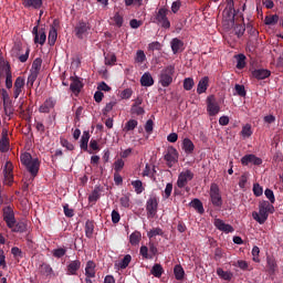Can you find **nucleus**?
Returning <instances> with one entry per match:
<instances>
[{
	"instance_id": "nucleus-5",
	"label": "nucleus",
	"mask_w": 283,
	"mask_h": 283,
	"mask_svg": "<svg viewBox=\"0 0 283 283\" xmlns=\"http://www.w3.org/2000/svg\"><path fill=\"white\" fill-rule=\"evenodd\" d=\"M210 201L217 209H222L224 201L222 200V195L220 193V187H218V184H211L210 186Z\"/></svg>"
},
{
	"instance_id": "nucleus-58",
	"label": "nucleus",
	"mask_w": 283,
	"mask_h": 283,
	"mask_svg": "<svg viewBox=\"0 0 283 283\" xmlns=\"http://www.w3.org/2000/svg\"><path fill=\"white\" fill-rule=\"evenodd\" d=\"M130 112L132 114H136V116H143L145 108H143V106L132 105Z\"/></svg>"
},
{
	"instance_id": "nucleus-6",
	"label": "nucleus",
	"mask_w": 283,
	"mask_h": 283,
	"mask_svg": "<svg viewBox=\"0 0 283 283\" xmlns=\"http://www.w3.org/2000/svg\"><path fill=\"white\" fill-rule=\"evenodd\" d=\"M22 52L23 45H21V43H15L11 49V56H13V59H19L20 63H25L28 59H30V48L25 49L24 54H22Z\"/></svg>"
},
{
	"instance_id": "nucleus-48",
	"label": "nucleus",
	"mask_w": 283,
	"mask_h": 283,
	"mask_svg": "<svg viewBox=\"0 0 283 283\" xmlns=\"http://www.w3.org/2000/svg\"><path fill=\"white\" fill-rule=\"evenodd\" d=\"M36 78H39V73L31 71L30 75L28 76L27 87H33Z\"/></svg>"
},
{
	"instance_id": "nucleus-55",
	"label": "nucleus",
	"mask_w": 283,
	"mask_h": 283,
	"mask_svg": "<svg viewBox=\"0 0 283 283\" xmlns=\"http://www.w3.org/2000/svg\"><path fill=\"white\" fill-rule=\"evenodd\" d=\"M112 20L114 21L115 25H117V28H123L124 19L120 13L116 12Z\"/></svg>"
},
{
	"instance_id": "nucleus-34",
	"label": "nucleus",
	"mask_w": 283,
	"mask_h": 283,
	"mask_svg": "<svg viewBox=\"0 0 283 283\" xmlns=\"http://www.w3.org/2000/svg\"><path fill=\"white\" fill-rule=\"evenodd\" d=\"M84 229H85V235H86V238L92 239L93 235H94V221L87 220V221L85 222Z\"/></svg>"
},
{
	"instance_id": "nucleus-31",
	"label": "nucleus",
	"mask_w": 283,
	"mask_h": 283,
	"mask_svg": "<svg viewBox=\"0 0 283 283\" xmlns=\"http://www.w3.org/2000/svg\"><path fill=\"white\" fill-rule=\"evenodd\" d=\"M234 59H237V70H244L247 67V55L240 53L234 55Z\"/></svg>"
},
{
	"instance_id": "nucleus-29",
	"label": "nucleus",
	"mask_w": 283,
	"mask_h": 283,
	"mask_svg": "<svg viewBox=\"0 0 283 283\" xmlns=\"http://www.w3.org/2000/svg\"><path fill=\"white\" fill-rule=\"evenodd\" d=\"M85 275L86 277H96V263H94V261H87Z\"/></svg>"
},
{
	"instance_id": "nucleus-25",
	"label": "nucleus",
	"mask_w": 283,
	"mask_h": 283,
	"mask_svg": "<svg viewBox=\"0 0 283 283\" xmlns=\"http://www.w3.org/2000/svg\"><path fill=\"white\" fill-rule=\"evenodd\" d=\"M266 269L270 275H274L275 271H277V262L273 256H266Z\"/></svg>"
},
{
	"instance_id": "nucleus-44",
	"label": "nucleus",
	"mask_w": 283,
	"mask_h": 283,
	"mask_svg": "<svg viewBox=\"0 0 283 283\" xmlns=\"http://www.w3.org/2000/svg\"><path fill=\"white\" fill-rule=\"evenodd\" d=\"M241 136H243V138H251V136H253V130L251 129V124H245L242 127Z\"/></svg>"
},
{
	"instance_id": "nucleus-49",
	"label": "nucleus",
	"mask_w": 283,
	"mask_h": 283,
	"mask_svg": "<svg viewBox=\"0 0 283 283\" xmlns=\"http://www.w3.org/2000/svg\"><path fill=\"white\" fill-rule=\"evenodd\" d=\"M124 167H125V161L122 158L115 160V163H114L115 174H120V171H123Z\"/></svg>"
},
{
	"instance_id": "nucleus-62",
	"label": "nucleus",
	"mask_w": 283,
	"mask_h": 283,
	"mask_svg": "<svg viewBox=\"0 0 283 283\" xmlns=\"http://www.w3.org/2000/svg\"><path fill=\"white\" fill-rule=\"evenodd\" d=\"M99 198H101V192L98 190H93L92 193L88 196V201L98 202Z\"/></svg>"
},
{
	"instance_id": "nucleus-39",
	"label": "nucleus",
	"mask_w": 283,
	"mask_h": 283,
	"mask_svg": "<svg viewBox=\"0 0 283 283\" xmlns=\"http://www.w3.org/2000/svg\"><path fill=\"white\" fill-rule=\"evenodd\" d=\"M280 21V15L277 14H271L266 15L264 19L265 25H275Z\"/></svg>"
},
{
	"instance_id": "nucleus-51",
	"label": "nucleus",
	"mask_w": 283,
	"mask_h": 283,
	"mask_svg": "<svg viewBox=\"0 0 283 283\" xmlns=\"http://www.w3.org/2000/svg\"><path fill=\"white\" fill-rule=\"evenodd\" d=\"M172 191H174V184L168 182V184L166 185L165 190H164L163 198H164L165 200L169 199V198L171 197V192H172Z\"/></svg>"
},
{
	"instance_id": "nucleus-4",
	"label": "nucleus",
	"mask_w": 283,
	"mask_h": 283,
	"mask_svg": "<svg viewBox=\"0 0 283 283\" xmlns=\"http://www.w3.org/2000/svg\"><path fill=\"white\" fill-rule=\"evenodd\" d=\"M174 74H176V66L168 65L161 70L159 74V83L161 87H169L174 83Z\"/></svg>"
},
{
	"instance_id": "nucleus-30",
	"label": "nucleus",
	"mask_w": 283,
	"mask_h": 283,
	"mask_svg": "<svg viewBox=\"0 0 283 283\" xmlns=\"http://www.w3.org/2000/svg\"><path fill=\"white\" fill-rule=\"evenodd\" d=\"M182 149L185 154H193V149H196V146L193 145V142L189 138H185L182 140Z\"/></svg>"
},
{
	"instance_id": "nucleus-54",
	"label": "nucleus",
	"mask_w": 283,
	"mask_h": 283,
	"mask_svg": "<svg viewBox=\"0 0 283 283\" xmlns=\"http://www.w3.org/2000/svg\"><path fill=\"white\" fill-rule=\"evenodd\" d=\"M129 262H132V255L126 254L124 259L119 262V269H127L129 266Z\"/></svg>"
},
{
	"instance_id": "nucleus-35",
	"label": "nucleus",
	"mask_w": 283,
	"mask_h": 283,
	"mask_svg": "<svg viewBox=\"0 0 283 283\" xmlns=\"http://www.w3.org/2000/svg\"><path fill=\"white\" fill-rule=\"evenodd\" d=\"M151 275L154 277H163V273H165V269H163V265L160 263H156L151 270H150Z\"/></svg>"
},
{
	"instance_id": "nucleus-16",
	"label": "nucleus",
	"mask_w": 283,
	"mask_h": 283,
	"mask_svg": "<svg viewBox=\"0 0 283 283\" xmlns=\"http://www.w3.org/2000/svg\"><path fill=\"white\" fill-rule=\"evenodd\" d=\"M56 105V101L54 98L49 97L44 101V103L39 107L40 114H50L52 109H54Z\"/></svg>"
},
{
	"instance_id": "nucleus-52",
	"label": "nucleus",
	"mask_w": 283,
	"mask_h": 283,
	"mask_svg": "<svg viewBox=\"0 0 283 283\" xmlns=\"http://www.w3.org/2000/svg\"><path fill=\"white\" fill-rule=\"evenodd\" d=\"M245 28H244V24H235L234 25V34L235 36H238V39H240V36H243L244 35V32H245Z\"/></svg>"
},
{
	"instance_id": "nucleus-41",
	"label": "nucleus",
	"mask_w": 283,
	"mask_h": 283,
	"mask_svg": "<svg viewBox=\"0 0 283 283\" xmlns=\"http://www.w3.org/2000/svg\"><path fill=\"white\" fill-rule=\"evenodd\" d=\"M139 255H142V258H144V260H154V255L149 254V248L147 245L140 247Z\"/></svg>"
},
{
	"instance_id": "nucleus-28",
	"label": "nucleus",
	"mask_w": 283,
	"mask_h": 283,
	"mask_svg": "<svg viewBox=\"0 0 283 283\" xmlns=\"http://www.w3.org/2000/svg\"><path fill=\"white\" fill-rule=\"evenodd\" d=\"M140 85L143 87H151V85H154V77L151 76V73L146 72L142 75Z\"/></svg>"
},
{
	"instance_id": "nucleus-20",
	"label": "nucleus",
	"mask_w": 283,
	"mask_h": 283,
	"mask_svg": "<svg viewBox=\"0 0 283 283\" xmlns=\"http://www.w3.org/2000/svg\"><path fill=\"white\" fill-rule=\"evenodd\" d=\"M0 151L1 154H6L10 151V138L8 137V132L3 130L0 139Z\"/></svg>"
},
{
	"instance_id": "nucleus-57",
	"label": "nucleus",
	"mask_w": 283,
	"mask_h": 283,
	"mask_svg": "<svg viewBox=\"0 0 283 283\" xmlns=\"http://www.w3.org/2000/svg\"><path fill=\"white\" fill-rule=\"evenodd\" d=\"M119 202L122 205V207H124V209H129L132 202L129 200V196L124 195L123 197H120Z\"/></svg>"
},
{
	"instance_id": "nucleus-19",
	"label": "nucleus",
	"mask_w": 283,
	"mask_h": 283,
	"mask_svg": "<svg viewBox=\"0 0 283 283\" xmlns=\"http://www.w3.org/2000/svg\"><path fill=\"white\" fill-rule=\"evenodd\" d=\"M22 6L27 8V10H41L43 0H22Z\"/></svg>"
},
{
	"instance_id": "nucleus-61",
	"label": "nucleus",
	"mask_w": 283,
	"mask_h": 283,
	"mask_svg": "<svg viewBox=\"0 0 283 283\" xmlns=\"http://www.w3.org/2000/svg\"><path fill=\"white\" fill-rule=\"evenodd\" d=\"M161 49H163V45L158 41L151 42V43L148 44L149 52H155V50L160 51Z\"/></svg>"
},
{
	"instance_id": "nucleus-11",
	"label": "nucleus",
	"mask_w": 283,
	"mask_h": 283,
	"mask_svg": "<svg viewBox=\"0 0 283 283\" xmlns=\"http://www.w3.org/2000/svg\"><path fill=\"white\" fill-rule=\"evenodd\" d=\"M147 218H156L158 213V199L150 197L146 202Z\"/></svg>"
},
{
	"instance_id": "nucleus-18",
	"label": "nucleus",
	"mask_w": 283,
	"mask_h": 283,
	"mask_svg": "<svg viewBox=\"0 0 283 283\" xmlns=\"http://www.w3.org/2000/svg\"><path fill=\"white\" fill-rule=\"evenodd\" d=\"M214 227L223 233H233L235 231L231 224L224 223L222 219H214Z\"/></svg>"
},
{
	"instance_id": "nucleus-42",
	"label": "nucleus",
	"mask_w": 283,
	"mask_h": 283,
	"mask_svg": "<svg viewBox=\"0 0 283 283\" xmlns=\"http://www.w3.org/2000/svg\"><path fill=\"white\" fill-rule=\"evenodd\" d=\"M41 65H43V60L41 57H36L31 66V72H36L39 74L41 72Z\"/></svg>"
},
{
	"instance_id": "nucleus-50",
	"label": "nucleus",
	"mask_w": 283,
	"mask_h": 283,
	"mask_svg": "<svg viewBox=\"0 0 283 283\" xmlns=\"http://www.w3.org/2000/svg\"><path fill=\"white\" fill-rule=\"evenodd\" d=\"M240 12V10H232L231 9H224L223 14L228 18L229 21H234L235 15Z\"/></svg>"
},
{
	"instance_id": "nucleus-22",
	"label": "nucleus",
	"mask_w": 283,
	"mask_h": 283,
	"mask_svg": "<svg viewBox=\"0 0 283 283\" xmlns=\"http://www.w3.org/2000/svg\"><path fill=\"white\" fill-rule=\"evenodd\" d=\"M253 78H256V81H264V78H269L271 76V71L266 69H256L252 71Z\"/></svg>"
},
{
	"instance_id": "nucleus-37",
	"label": "nucleus",
	"mask_w": 283,
	"mask_h": 283,
	"mask_svg": "<svg viewBox=\"0 0 283 283\" xmlns=\"http://www.w3.org/2000/svg\"><path fill=\"white\" fill-rule=\"evenodd\" d=\"M174 273H175L176 280L178 281L185 280V269H182V265L180 264L175 265Z\"/></svg>"
},
{
	"instance_id": "nucleus-40",
	"label": "nucleus",
	"mask_w": 283,
	"mask_h": 283,
	"mask_svg": "<svg viewBox=\"0 0 283 283\" xmlns=\"http://www.w3.org/2000/svg\"><path fill=\"white\" fill-rule=\"evenodd\" d=\"M190 205L193 209H196V211H198V213H205V206L200 199H193Z\"/></svg>"
},
{
	"instance_id": "nucleus-63",
	"label": "nucleus",
	"mask_w": 283,
	"mask_h": 283,
	"mask_svg": "<svg viewBox=\"0 0 283 283\" xmlns=\"http://www.w3.org/2000/svg\"><path fill=\"white\" fill-rule=\"evenodd\" d=\"M252 256L253 262H260V248L258 245L252 248Z\"/></svg>"
},
{
	"instance_id": "nucleus-24",
	"label": "nucleus",
	"mask_w": 283,
	"mask_h": 283,
	"mask_svg": "<svg viewBox=\"0 0 283 283\" xmlns=\"http://www.w3.org/2000/svg\"><path fill=\"white\" fill-rule=\"evenodd\" d=\"M90 138H91L90 130H84L81 137L80 147L81 149H83V151H88V154H92V151L88 150V147H87L90 143Z\"/></svg>"
},
{
	"instance_id": "nucleus-12",
	"label": "nucleus",
	"mask_w": 283,
	"mask_h": 283,
	"mask_svg": "<svg viewBox=\"0 0 283 283\" xmlns=\"http://www.w3.org/2000/svg\"><path fill=\"white\" fill-rule=\"evenodd\" d=\"M189 180H193V172L191 170L180 172L177 179V187H179V189H185Z\"/></svg>"
},
{
	"instance_id": "nucleus-7",
	"label": "nucleus",
	"mask_w": 283,
	"mask_h": 283,
	"mask_svg": "<svg viewBox=\"0 0 283 283\" xmlns=\"http://www.w3.org/2000/svg\"><path fill=\"white\" fill-rule=\"evenodd\" d=\"M14 182V166L11 161H7L3 167V185L7 187H12Z\"/></svg>"
},
{
	"instance_id": "nucleus-10",
	"label": "nucleus",
	"mask_w": 283,
	"mask_h": 283,
	"mask_svg": "<svg viewBox=\"0 0 283 283\" xmlns=\"http://www.w3.org/2000/svg\"><path fill=\"white\" fill-rule=\"evenodd\" d=\"M169 11L166 8H160L156 15V21L160 23L161 28L165 30H169L171 28V22H169V18H167V13Z\"/></svg>"
},
{
	"instance_id": "nucleus-15",
	"label": "nucleus",
	"mask_w": 283,
	"mask_h": 283,
	"mask_svg": "<svg viewBox=\"0 0 283 283\" xmlns=\"http://www.w3.org/2000/svg\"><path fill=\"white\" fill-rule=\"evenodd\" d=\"M241 165L244 167H248V165L260 166L262 165V158L255 156L254 154H249L241 158Z\"/></svg>"
},
{
	"instance_id": "nucleus-14",
	"label": "nucleus",
	"mask_w": 283,
	"mask_h": 283,
	"mask_svg": "<svg viewBox=\"0 0 283 283\" xmlns=\"http://www.w3.org/2000/svg\"><path fill=\"white\" fill-rule=\"evenodd\" d=\"M87 32H90V23L80 20L75 27V36H77V39H83Z\"/></svg>"
},
{
	"instance_id": "nucleus-47",
	"label": "nucleus",
	"mask_w": 283,
	"mask_h": 283,
	"mask_svg": "<svg viewBox=\"0 0 283 283\" xmlns=\"http://www.w3.org/2000/svg\"><path fill=\"white\" fill-rule=\"evenodd\" d=\"M193 85H196L193 78L187 77L184 80V90H186V92H191V90H193Z\"/></svg>"
},
{
	"instance_id": "nucleus-8",
	"label": "nucleus",
	"mask_w": 283,
	"mask_h": 283,
	"mask_svg": "<svg viewBox=\"0 0 283 283\" xmlns=\"http://www.w3.org/2000/svg\"><path fill=\"white\" fill-rule=\"evenodd\" d=\"M207 113L209 116H218L220 114V103L214 95H210L206 99Z\"/></svg>"
},
{
	"instance_id": "nucleus-9",
	"label": "nucleus",
	"mask_w": 283,
	"mask_h": 283,
	"mask_svg": "<svg viewBox=\"0 0 283 283\" xmlns=\"http://www.w3.org/2000/svg\"><path fill=\"white\" fill-rule=\"evenodd\" d=\"M167 167L171 168L178 163V150L174 146H169L164 155Z\"/></svg>"
},
{
	"instance_id": "nucleus-45",
	"label": "nucleus",
	"mask_w": 283,
	"mask_h": 283,
	"mask_svg": "<svg viewBox=\"0 0 283 283\" xmlns=\"http://www.w3.org/2000/svg\"><path fill=\"white\" fill-rule=\"evenodd\" d=\"M132 187H134L135 193L140 195L145 191V187H143V181H140V180L132 181Z\"/></svg>"
},
{
	"instance_id": "nucleus-21",
	"label": "nucleus",
	"mask_w": 283,
	"mask_h": 283,
	"mask_svg": "<svg viewBox=\"0 0 283 283\" xmlns=\"http://www.w3.org/2000/svg\"><path fill=\"white\" fill-rule=\"evenodd\" d=\"M71 92H73V94H81V90H83V82H81V78H78V76H71Z\"/></svg>"
},
{
	"instance_id": "nucleus-33",
	"label": "nucleus",
	"mask_w": 283,
	"mask_h": 283,
	"mask_svg": "<svg viewBox=\"0 0 283 283\" xmlns=\"http://www.w3.org/2000/svg\"><path fill=\"white\" fill-rule=\"evenodd\" d=\"M46 39H48V35L45 34V29H40L38 35L34 36V43L44 45Z\"/></svg>"
},
{
	"instance_id": "nucleus-56",
	"label": "nucleus",
	"mask_w": 283,
	"mask_h": 283,
	"mask_svg": "<svg viewBox=\"0 0 283 283\" xmlns=\"http://www.w3.org/2000/svg\"><path fill=\"white\" fill-rule=\"evenodd\" d=\"M146 60L147 55H145V51L138 50L135 57L136 63H145Z\"/></svg>"
},
{
	"instance_id": "nucleus-17",
	"label": "nucleus",
	"mask_w": 283,
	"mask_h": 283,
	"mask_svg": "<svg viewBox=\"0 0 283 283\" xmlns=\"http://www.w3.org/2000/svg\"><path fill=\"white\" fill-rule=\"evenodd\" d=\"M23 87H25V78L19 76L15 78L13 84V97L19 98L21 96V92H23Z\"/></svg>"
},
{
	"instance_id": "nucleus-43",
	"label": "nucleus",
	"mask_w": 283,
	"mask_h": 283,
	"mask_svg": "<svg viewBox=\"0 0 283 283\" xmlns=\"http://www.w3.org/2000/svg\"><path fill=\"white\" fill-rule=\"evenodd\" d=\"M138 127V120L129 119L124 127V132H134Z\"/></svg>"
},
{
	"instance_id": "nucleus-46",
	"label": "nucleus",
	"mask_w": 283,
	"mask_h": 283,
	"mask_svg": "<svg viewBox=\"0 0 283 283\" xmlns=\"http://www.w3.org/2000/svg\"><path fill=\"white\" fill-rule=\"evenodd\" d=\"M156 235H165V232L160 228H153L147 232V238L151 240V238H156Z\"/></svg>"
},
{
	"instance_id": "nucleus-23",
	"label": "nucleus",
	"mask_w": 283,
	"mask_h": 283,
	"mask_svg": "<svg viewBox=\"0 0 283 283\" xmlns=\"http://www.w3.org/2000/svg\"><path fill=\"white\" fill-rule=\"evenodd\" d=\"M170 48L174 54H178V52H182V50H185V42L178 38H175L170 42Z\"/></svg>"
},
{
	"instance_id": "nucleus-60",
	"label": "nucleus",
	"mask_w": 283,
	"mask_h": 283,
	"mask_svg": "<svg viewBox=\"0 0 283 283\" xmlns=\"http://www.w3.org/2000/svg\"><path fill=\"white\" fill-rule=\"evenodd\" d=\"M65 253H67V250L64 248H59L53 250V258H63L65 255Z\"/></svg>"
},
{
	"instance_id": "nucleus-64",
	"label": "nucleus",
	"mask_w": 283,
	"mask_h": 283,
	"mask_svg": "<svg viewBox=\"0 0 283 283\" xmlns=\"http://www.w3.org/2000/svg\"><path fill=\"white\" fill-rule=\"evenodd\" d=\"M264 193L268 200H270L271 205H275V193H273V190L268 188L265 189Z\"/></svg>"
},
{
	"instance_id": "nucleus-59",
	"label": "nucleus",
	"mask_w": 283,
	"mask_h": 283,
	"mask_svg": "<svg viewBox=\"0 0 283 283\" xmlns=\"http://www.w3.org/2000/svg\"><path fill=\"white\" fill-rule=\"evenodd\" d=\"M41 273L42 275H52V266H50V264L48 263H43L41 265Z\"/></svg>"
},
{
	"instance_id": "nucleus-38",
	"label": "nucleus",
	"mask_w": 283,
	"mask_h": 283,
	"mask_svg": "<svg viewBox=\"0 0 283 283\" xmlns=\"http://www.w3.org/2000/svg\"><path fill=\"white\" fill-rule=\"evenodd\" d=\"M143 238V234H140L139 231H135L129 237V242L133 247H136V244L140 243V239Z\"/></svg>"
},
{
	"instance_id": "nucleus-27",
	"label": "nucleus",
	"mask_w": 283,
	"mask_h": 283,
	"mask_svg": "<svg viewBox=\"0 0 283 283\" xmlns=\"http://www.w3.org/2000/svg\"><path fill=\"white\" fill-rule=\"evenodd\" d=\"M209 88V76H203L197 86V94H205Z\"/></svg>"
},
{
	"instance_id": "nucleus-26",
	"label": "nucleus",
	"mask_w": 283,
	"mask_h": 283,
	"mask_svg": "<svg viewBox=\"0 0 283 283\" xmlns=\"http://www.w3.org/2000/svg\"><path fill=\"white\" fill-rule=\"evenodd\" d=\"M80 269H81V261L78 260L72 261L66 268V274L76 275Z\"/></svg>"
},
{
	"instance_id": "nucleus-32",
	"label": "nucleus",
	"mask_w": 283,
	"mask_h": 283,
	"mask_svg": "<svg viewBox=\"0 0 283 283\" xmlns=\"http://www.w3.org/2000/svg\"><path fill=\"white\" fill-rule=\"evenodd\" d=\"M217 275H219L221 280H226L227 282H231V280H233V272L223 271L222 268L217 269Z\"/></svg>"
},
{
	"instance_id": "nucleus-13",
	"label": "nucleus",
	"mask_w": 283,
	"mask_h": 283,
	"mask_svg": "<svg viewBox=\"0 0 283 283\" xmlns=\"http://www.w3.org/2000/svg\"><path fill=\"white\" fill-rule=\"evenodd\" d=\"M0 65L6 72V87L7 90H12V71H10V64L4 60H0Z\"/></svg>"
},
{
	"instance_id": "nucleus-36",
	"label": "nucleus",
	"mask_w": 283,
	"mask_h": 283,
	"mask_svg": "<svg viewBox=\"0 0 283 283\" xmlns=\"http://www.w3.org/2000/svg\"><path fill=\"white\" fill-rule=\"evenodd\" d=\"M48 39L49 45H54L56 43V39H59V32L56 31V28L51 27Z\"/></svg>"
},
{
	"instance_id": "nucleus-53",
	"label": "nucleus",
	"mask_w": 283,
	"mask_h": 283,
	"mask_svg": "<svg viewBox=\"0 0 283 283\" xmlns=\"http://www.w3.org/2000/svg\"><path fill=\"white\" fill-rule=\"evenodd\" d=\"M116 64V54L108 53L105 55V65H115Z\"/></svg>"
},
{
	"instance_id": "nucleus-2",
	"label": "nucleus",
	"mask_w": 283,
	"mask_h": 283,
	"mask_svg": "<svg viewBox=\"0 0 283 283\" xmlns=\"http://www.w3.org/2000/svg\"><path fill=\"white\" fill-rule=\"evenodd\" d=\"M274 212H275V207H273V205H271V202L261 201L259 203V212L253 211L252 218H253V220L259 222V224H264V222H266V220H269V213H274Z\"/></svg>"
},
{
	"instance_id": "nucleus-1",
	"label": "nucleus",
	"mask_w": 283,
	"mask_h": 283,
	"mask_svg": "<svg viewBox=\"0 0 283 283\" xmlns=\"http://www.w3.org/2000/svg\"><path fill=\"white\" fill-rule=\"evenodd\" d=\"M2 218L11 233H25L28 231V222L17 221L12 206H7L2 209Z\"/></svg>"
},
{
	"instance_id": "nucleus-3",
	"label": "nucleus",
	"mask_w": 283,
	"mask_h": 283,
	"mask_svg": "<svg viewBox=\"0 0 283 283\" xmlns=\"http://www.w3.org/2000/svg\"><path fill=\"white\" fill-rule=\"evenodd\" d=\"M20 161L25 166L27 171H29L32 178H36V176H39V169L41 167L39 158H32L30 153H24L20 156Z\"/></svg>"
}]
</instances>
